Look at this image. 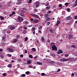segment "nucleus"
<instances>
[{
  "label": "nucleus",
  "mask_w": 77,
  "mask_h": 77,
  "mask_svg": "<svg viewBox=\"0 0 77 77\" xmlns=\"http://www.w3.org/2000/svg\"><path fill=\"white\" fill-rule=\"evenodd\" d=\"M74 59V58H70L69 59L63 58L60 59V61H61V62H66V61H69V60H70V61H73Z\"/></svg>",
  "instance_id": "1"
},
{
  "label": "nucleus",
  "mask_w": 77,
  "mask_h": 77,
  "mask_svg": "<svg viewBox=\"0 0 77 77\" xmlns=\"http://www.w3.org/2000/svg\"><path fill=\"white\" fill-rule=\"evenodd\" d=\"M17 20L19 22H21L24 20V19L20 16H18L17 17Z\"/></svg>",
  "instance_id": "2"
},
{
  "label": "nucleus",
  "mask_w": 77,
  "mask_h": 77,
  "mask_svg": "<svg viewBox=\"0 0 77 77\" xmlns=\"http://www.w3.org/2000/svg\"><path fill=\"white\" fill-rule=\"evenodd\" d=\"M7 50L9 53H12L14 51L13 49L9 48H7Z\"/></svg>",
  "instance_id": "3"
},
{
  "label": "nucleus",
  "mask_w": 77,
  "mask_h": 77,
  "mask_svg": "<svg viewBox=\"0 0 77 77\" xmlns=\"http://www.w3.org/2000/svg\"><path fill=\"white\" fill-rule=\"evenodd\" d=\"M18 2H17L16 3V5H20V4H21L22 2V0H17Z\"/></svg>",
  "instance_id": "4"
},
{
  "label": "nucleus",
  "mask_w": 77,
  "mask_h": 77,
  "mask_svg": "<svg viewBox=\"0 0 77 77\" xmlns=\"http://www.w3.org/2000/svg\"><path fill=\"white\" fill-rule=\"evenodd\" d=\"M35 6L36 8H38L39 6V3L38 2V1H37L36 2H35Z\"/></svg>",
  "instance_id": "5"
},
{
  "label": "nucleus",
  "mask_w": 77,
  "mask_h": 77,
  "mask_svg": "<svg viewBox=\"0 0 77 77\" xmlns=\"http://www.w3.org/2000/svg\"><path fill=\"white\" fill-rule=\"evenodd\" d=\"M32 17H35V18H39V16L37 15L32 14Z\"/></svg>",
  "instance_id": "6"
},
{
  "label": "nucleus",
  "mask_w": 77,
  "mask_h": 77,
  "mask_svg": "<svg viewBox=\"0 0 77 77\" xmlns=\"http://www.w3.org/2000/svg\"><path fill=\"white\" fill-rule=\"evenodd\" d=\"M62 53H63V51L60 49L57 52L58 54H60Z\"/></svg>",
  "instance_id": "7"
},
{
  "label": "nucleus",
  "mask_w": 77,
  "mask_h": 77,
  "mask_svg": "<svg viewBox=\"0 0 77 77\" xmlns=\"http://www.w3.org/2000/svg\"><path fill=\"white\" fill-rule=\"evenodd\" d=\"M16 28V27H15V26H11L10 27V29L11 30H12L15 29Z\"/></svg>",
  "instance_id": "8"
},
{
  "label": "nucleus",
  "mask_w": 77,
  "mask_h": 77,
  "mask_svg": "<svg viewBox=\"0 0 77 77\" xmlns=\"http://www.w3.org/2000/svg\"><path fill=\"white\" fill-rule=\"evenodd\" d=\"M38 21H39V20L35 19L34 20V23H38Z\"/></svg>",
  "instance_id": "9"
},
{
  "label": "nucleus",
  "mask_w": 77,
  "mask_h": 77,
  "mask_svg": "<svg viewBox=\"0 0 77 77\" xmlns=\"http://www.w3.org/2000/svg\"><path fill=\"white\" fill-rule=\"evenodd\" d=\"M50 54L51 55V56H53V57H55V56H56V55L53 53L51 52Z\"/></svg>",
  "instance_id": "10"
},
{
  "label": "nucleus",
  "mask_w": 77,
  "mask_h": 77,
  "mask_svg": "<svg viewBox=\"0 0 77 77\" xmlns=\"http://www.w3.org/2000/svg\"><path fill=\"white\" fill-rule=\"evenodd\" d=\"M37 65H42V63L41 62H37Z\"/></svg>",
  "instance_id": "11"
},
{
  "label": "nucleus",
  "mask_w": 77,
  "mask_h": 77,
  "mask_svg": "<svg viewBox=\"0 0 77 77\" xmlns=\"http://www.w3.org/2000/svg\"><path fill=\"white\" fill-rule=\"evenodd\" d=\"M66 19L67 20H71V17H67Z\"/></svg>",
  "instance_id": "12"
},
{
  "label": "nucleus",
  "mask_w": 77,
  "mask_h": 77,
  "mask_svg": "<svg viewBox=\"0 0 77 77\" xmlns=\"http://www.w3.org/2000/svg\"><path fill=\"white\" fill-rule=\"evenodd\" d=\"M52 48L53 50H56V49L57 48L55 45H54V46L52 47Z\"/></svg>",
  "instance_id": "13"
},
{
  "label": "nucleus",
  "mask_w": 77,
  "mask_h": 77,
  "mask_svg": "<svg viewBox=\"0 0 77 77\" xmlns=\"http://www.w3.org/2000/svg\"><path fill=\"white\" fill-rule=\"evenodd\" d=\"M48 14H45L44 16V18H48Z\"/></svg>",
  "instance_id": "14"
},
{
  "label": "nucleus",
  "mask_w": 77,
  "mask_h": 77,
  "mask_svg": "<svg viewBox=\"0 0 77 77\" xmlns=\"http://www.w3.org/2000/svg\"><path fill=\"white\" fill-rule=\"evenodd\" d=\"M31 62H32V60H30V61L28 60L27 61V63H28V64H30L31 63Z\"/></svg>",
  "instance_id": "15"
},
{
  "label": "nucleus",
  "mask_w": 77,
  "mask_h": 77,
  "mask_svg": "<svg viewBox=\"0 0 77 77\" xmlns=\"http://www.w3.org/2000/svg\"><path fill=\"white\" fill-rule=\"evenodd\" d=\"M0 18L1 20H3L5 18L4 17H2V16H0Z\"/></svg>",
  "instance_id": "16"
},
{
  "label": "nucleus",
  "mask_w": 77,
  "mask_h": 77,
  "mask_svg": "<svg viewBox=\"0 0 77 77\" xmlns=\"http://www.w3.org/2000/svg\"><path fill=\"white\" fill-rule=\"evenodd\" d=\"M50 8H51V7H50V6H47L46 8V9H50Z\"/></svg>",
  "instance_id": "17"
},
{
  "label": "nucleus",
  "mask_w": 77,
  "mask_h": 77,
  "mask_svg": "<svg viewBox=\"0 0 77 77\" xmlns=\"http://www.w3.org/2000/svg\"><path fill=\"white\" fill-rule=\"evenodd\" d=\"M32 30H33L34 32H33V34L34 35H35V29L34 28H32Z\"/></svg>",
  "instance_id": "18"
},
{
  "label": "nucleus",
  "mask_w": 77,
  "mask_h": 77,
  "mask_svg": "<svg viewBox=\"0 0 77 77\" xmlns=\"http://www.w3.org/2000/svg\"><path fill=\"white\" fill-rule=\"evenodd\" d=\"M60 23V22H59L58 21H57V22L56 24V26H58V25H59V23Z\"/></svg>",
  "instance_id": "19"
},
{
  "label": "nucleus",
  "mask_w": 77,
  "mask_h": 77,
  "mask_svg": "<svg viewBox=\"0 0 77 77\" xmlns=\"http://www.w3.org/2000/svg\"><path fill=\"white\" fill-rule=\"evenodd\" d=\"M32 50L33 51H36V49L35 48H32Z\"/></svg>",
  "instance_id": "20"
},
{
  "label": "nucleus",
  "mask_w": 77,
  "mask_h": 77,
  "mask_svg": "<svg viewBox=\"0 0 77 77\" xmlns=\"http://www.w3.org/2000/svg\"><path fill=\"white\" fill-rule=\"evenodd\" d=\"M11 67H12L11 64H8V67L9 68H11Z\"/></svg>",
  "instance_id": "21"
},
{
  "label": "nucleus",
  "mask_w": 77,
  "mask_h": 77,
  "mask_svg": "<svg viewBox=\"0 0 77 77\" xmlns=\"http://www.w3.org/2000/svg\"><path fill=\"white\" fill-rule=\"evenodd\" d=\"M29 58H30L31 59H32V58H33V56L31 54L29 55Z\"/></svg>",
  "instance_id": "22"
},
{
  "label": "nucleus",
  "mask_w": 77,
  "mask_h": 77,
  "mask_svg": "<svg viewBox=\"0 0 77 77\" xmlns=\"http://www.w3.org/2000/svg\"><path fill=\"white\" fill-rule=\"evenodd\" d=\"M0 57L1 58H4V56H3V55H2V54H0Z\"/></svg>",
  "instance_id": "23"
},
{
  "label": "nucleus",
  "mask_w": 77,
  "mask_h": 77,
  "mask_svg": "<svg viewBox=\"0 0 77 77\" xmlns=\"http://www.w3.org/2000/svg\"><path fill=\"white\" fill-rule=\"evenodd\" d=\"M17 41V39H14V43H15Z\"/></svg>",
  "instance_id": "24"
},
{
  "label": "nucleus",
  "mask_w": 77,
  "mask_h": 77,
  "mask_svg": "<svg viewBox=\"0 0 77 77\" xmlns=\"http://www.w3.org/2000/svg\"><path fill=\"white\" fill-rule=\"evenodd\" d=\"M41 39H42V41H43V42H44V41H45V39H44V37H42Z\"/></svg>",
  "instance_id": "25"
},
{
  "label": "nucleus",
  "mask_w": 77,
  "mask_h": 77,
  "mask_svg": "<svg viewBox=\"0 0 77 77\" xmlns=\"http://www.w3.org/2000/svg\"><path fill=\"white\" fill-rule=\"evenodd\" d=\"M65 57H68L69 56V54H65L64 56Z\"/></svg>",
  "instance_id": "26"
},
{
  "label": "nucleus",
  "mask_w": 77,
  "mask_h": 77,
  "mask_svg": "<svg viewBox=\"0 0 77 77\" xmlns=\"http://www.w3.org/2000/svg\"><path fill=\"white\" fill-rule=\"evenodd\" d=\"M38 33H40V34H41V33H42V32H41V30H40V29H39L38 30Z\"/></svg>",
  "instance_id": "27"
},
{
  "label": "nucleus",
  "mask_w": 77,
  "mask_h": 77,
  "mask_svg": "<svg viewBox=\"0 0 77 77\" xmlns=\"http://www.w3.org/2000/svg\"><path fill=\"white\" fill-rule=\"evenodd\" d=\"M49 31H50V32H51V33H53V30L51 29L49 30Z\"/></svg>",
  "instance_id": "28"
},
{
  "label": "nucleus",
  "mask_w": 77,
  "mask_h": 77,
  "mask_svg": "<svg viewBox=\"0 0 77 77\" xmlns=\"http://www.w3.org/2000/svg\"><path fill=\"white\" fill-rule=\"evenodd\" d=\"M34 11L35 12H38V10L37 9H35L34 10Z\"/></svg>",
  "instance_id": "29"
},
{
  "label": "nucleus",
  "mask_w": 77,
  "mask_h": 77,
  "mask_svg": "<svg viewBox=\"0 0 77 77\" xmlns=\"http://www.w3.org/2000/svg\"><path fill=\"white\" fill-rule=\"evenodd\" d=\"M7 55L8 57H11V56H12V55H11V54H7Z\"/></svg>",
  "instance_id": "30"
},
{
  "label": "nucleus",
  "mask_w": 77,
  "mask_h": 77,
  "mask_svg": "<svg viewBox=\"0 0 77 77\" xmlns=\"http://www.w3.org/2000/svg\"><path fill=\"white\" fill-rule=\"evenodd\" d=\"M50 22H49L46 25H47V26H49V25H50Z\"/></svg>",
  "instance_id": "31"
},
{
  "label": "nucleus",
  "mask_w": 77,
  "mask_h": 77,
  "mask_svg": "<svg viewBox=\"0 0 77 77\" xmlns=\"http://www.w3.org/2000/svg\"><path fill=\"white\" fill-rule=\"evenodd\" d=\"M42 28V26H40L39 27H38V29L39 30H40V29H41Z\"/></svg>",
  "instance_id": "32"
},
{
  "label": "nucleus",
  "mask_w": 77,
  "mask_h": 77,
  "mask_svg": "<svg viewBox=\"0 0 77 77\" xmlns=\"http://www.w3.org/2000/svg\"><path fill=\"white\" fill-rule=\"evenodd\" d=\"M29 73H30V72H29V71H27V72H26L25 74H26L27 75V74H29Z\"/></svg>",
  "instance_id": "33"
},
{
  "label": "nucleus",
  "mask_w": 77,
  "mask_h": 77,
  "mask_svg": "<svg viewBox=\"0 0 77 77\" xmlns=\"http://www.w3.org/2000/svg\"><path fill=\"white\" fill-rule=\"evenodd\" d=\"M20 16H21V17H23L24 16V14L22 13H21L20 14Z\"/></svg>",
  "instance_id": "34"
},
{
  "label": "nucleus",
  "mask_w": 77,
  "mask_h": 77,
  "mask_svg": "<svg viewBox=\"0 0 77 77\" xmlns=\"http://www.w3.org/2000/svg\"><path fill=\"white\" fill-rule=\"evenodd\" d=\"M26 76V75L25 74H23L21 75V77H25Z\"/></svg>",
  "instance_id": "35"
},
{
  "label": "nucleus",
  "mask_w": 77,
  "mask_h": 77,
  "mask_svg": "<svg viewBox=\"0 0 77 77\" xmlns=\"http://www.w3.org/2000/svg\"><path fill=\"white\" fill-rule=\"evenodd\" d=\"M12 15H15V12L14 11L12 12Z\"/></svg>",
  "instance_id": "36"
},
{
  "label": "nucleus",
  "mask_w": 77,
  "mask_h": 77,
  "mask_svg": "<svg viewBox=\"0 0 77 77\" xmlns=\"http://www.w3.org/2000/svg\"><path fill=\"white\" fill-rule=\"evenodd\" d=\"M28 38L27 37H26L25 39V41L26 42L27 41Z\"/></svg>",
  "instance_id": "37"
},
{
  "label": "nucleus",
  "mask_w": 77,
  "mask_h": 77,
  "mask_svg": "<svg viewBox=\"0 0 77 77\" xmlns=\"http://www.w3.org/2000/svg\"><path fill=\"white\" fill-rule=\"evenodd\" d=\"M75 3H76L75 4V6H77V0H76L75 1Z\"/></svg>",
  "instance_id": "38"
},
{
  "label": "nucleus",
  "mask_w": 77,
  "mask_h": 77,
  "mask_svg": "<svg viewBox=\"0 0 77 77\" xmlns=\"http://www.w3.org/2000/svg\"><path fill=\"white\" fill-rule=\"evenodd\" d=\"M20 37V36L19 35H17L16 36V38H19Z\"/></svg>",
  "instance_id": "39"
},
{
  "label": "nucleus",
  "mask_w": 77,
  "mask_h": 77,
  "mask_svg": "<svg viewBox=\"0 0 77 77\" xmlns=\"http://www.w3.org/2000/svg\"><path fill=\"white\" fill-rule=\"evenodd\" d=\"M72 47H74V48H77V47L74 46V45H72Z\"/></svg>",
  "instance_id": "40"
},
{
  "label": "nucleus",
  "mask_w": 77,
  "mask_h": 77,
  "mask_svg": "<svg viewBox=\"0 0 77 77\" xmlns=\"http://www.w3.org/2000/svg\"><path fill=\"white\" fill-rule=\"evenodd\" d=\"M72 35H69V38H72Z\"/></svg>",
  "instance_id": "41"
},
{
  "label": "nucleus",
  "mask_w": 77,
  "mask_h": 77,
  "mask_svg": "<svg viewBox=\"0 0 77 77\" xmlns=\"http://www.w3.org/2000/svg\"><path fill=\"white\" fill-rule=\"evenodd\" d=\"M17 60L19 61V62H21V60L20 59H17Z\"/></svg>",
  "instance_id": "42"
},
{
  "label": "nucleus",
  "mask_w": 77,
  "mask_h": 77,
  "mask_svg": "<svg viewBox=\"0 0 77 77\" xmlns=\"http://www.w3.org/2000/svg\"><path fill=\"white\" fill-rule=\"evenodd\" d=\"M23 33H24V34H26V30H24Z\"/></svg>",
  "instance_id": "43"
},
{
  "label": "nucleus",
  "mask_w": 77,
  "mask_h": 77,
  "mask_svg": "<svg viewBox=\"0 0 77 77\" xmlns=\"http://www.w3.org/2000/svg\"><path fill=\"white\" fill-rule=\"evenodd\" d=\"M66 47L68 48H70V46L68 45L66 46Z\"/></svg>",
  "instance_id": "44"
},
{
  "label": "nucleus",
  "mask_w": 77,
  "mask_h": 77,
  "mask_svg": "<svg viewBox=\"0 0 77 77\" xmlns=\"http://www.w3.org/2000/svg\"><path fill=\"white\" fill-rule=\"evenodd\" d=\"M42 75H45V74L44 73H41Z\"/></svg>",
  "instance_id": "45"
},
{
  "label": "nucleus",
  "mask_w": 77,
  "mask_h": 77,
  "mask_svg": "<svg viewBox=\"0 0 77 77\" xmlns=\"http://www.w3.org/2000/svg\"><path fill=\"white\" fill-rule=\"evenodd\" d=\"M65 5H66V6H68V3H66L65 4Z\"/></svg>",
  "instance_id": "46"
},
{
  "label": "nucleus",
  "mask_w": 77,
  "mask_h": 77,
  "mask_svg": "<svg viewBox=\"0 0 77 77\" xmlns=\"http://www.w3.org/2000/svg\"><path fill=\"white\" fill-rule=\"evenodd\" d=\"M2 75L3 76H6V73H3Z\"/></svg>",
  "instance_id": "47"
},
{
  "label": "nucleus",
  "mask_w": 77,
  "mask_h": 77,
  "mask_svg": "<svg viewBox=\"0 0 77 77\" xmlns=\"http://www.w3.org/2000/svg\"><path fill=\"white\" fill-rule=\"evenodd\" d=\"M60 71V69H59L57 70V72H59Z\"/></svg>",
  "instance_id": "48"
},
{
  "label": "nucleus",
  "mask_w": 77,
  "mask_h": 77,
  "mask_svg": "<svg viewBox=\"0 0 77 77\" xmlns=\"http://www.w3.org/2000/svg\"><path fill=\"white\" fill-rule=\"evenodd\" d=\"M32 0H30L29 2H28V3H30L31 2H32Z\"/></svg>",
  "instance_id": "49"
},
{
  "label": "nucleus",
  "mask_w": 77,
  "mask_h": 77,
  "mask_svg": "<svg viewBox=\"0 0 77 77\" xmlns=\"http://www.w3.org/2000/svg\"><path fill=\"white\" fill-rule=\"evenodd\" d=\"M51 11H48L47 12V14H50V13H51Z\"/></svg>",
  "instance_id": "50"
},
{
  "label": "nucleus",
  "mask_w": 77,
  "mask_h": 77,
  "mask_svg": "<svg viewBox=\"0 0 77 77\" xmlns=\"http://www.w3.org/2000/svg\"><path fill=\"white\" fill-rule=\"evenodd\" d=\"M62 5L61 4H60L59 5V7L60 8L61 7H62Z\"/></svg>",
  "instance_id": "51"
},
{
  "label": "nucleus",
  "mask_w": 77,
  "mask_h": 77,
  "mask_svg": "<svg viewBox=\"0 0 77 77\" xmlns=\"http://www.w3.org/2000/svg\"><path fill=\"white\" fill-rule=\"evenodd\" d=\"M75 20H77V16H75Z\"/></svg>",
  "instance_id": "52"
},
{
  "label": "nucleus",
  "mask_w": 77,
  "mask_h": 77,
  "mask_svg": "<svg viewBox=\"0 0 77 77\" xmlns=\"http://www.w3.org/2000/svg\"><path fill=\"white\" fill-rule=\"evenodd\" d=\"M7 33L9 34L11 33V32H10V31H7Z\"/></svg>",
  "instance_id": "53"
},
{
  "label": "nucleus",
  "mask_w": 77,
  "mask_h": 77,
  "mask_svg": "<svg viewBox=\"0 0 77 77\" xmlns=\"http://www.w3.org/2000/svg\"><path fill=\"white\" fill-rule=\"evenodd\" d=\"M37 57H38V56H36L35 57H34V59H37Z\"/></svg>",
  "instance_id": "54"
},
{
  "label": "nucleus",
  "mask_w": 77,
  "mask_h": 77,
  "mask_svg": "<svg viewBox=\"0 0 77 77\" xmlns=\"http://www.w3.org/2000/svg\"><path fill=\"white\" fill-rule=\"evenodd\" d=\"M67 10L68 12H69V11H70V9L69 8H68Z\"/></svg>",
  "instance_id": "55"
},
{
  "label": "nucleus",
  "mask_w": 77,
  "mask_h": 77,
  "mask_svg": "<svg viewBox=\"0 0 77 77\" xmlns=\"http://www.w3.org/2000/svg\"><path fill=\"white\" fill-rule=\"evenodd\" d=\"M25 53H27V51L25 50Z\"/></svg>",
  "instance_id": "56"
},
{
  "label": "nucleus",
  "mask_w": 77,
  "mask_h": 77,
  "mask_svg": "<svg viewBox=\"0 0 77 77\" xmlns=\"http://www.w3.org/2000/svg\"><path fill=\"white\" fill-rule=\"evenodd\" d=\"M23 57V55H20V57Z\"/></svg>",
  "instance_id": "57"
},
{
  "label": "nucleus",
  "mask_w": 77,
  "mask_h": 77,
  "mask_svg": "<svg viewBox=\"0 0 77 77\" xmlns=\"http://www.w3.org/2000/svg\"><path fill=\"white\" fill-rule=\"evenodd\" d=\"M50 19V17H48L47 19V20H49Z\"/></svg>",
  "instance_id": "58"
},
{
  "label": "nucleus",
  "mask_w": 77,
  "mask_h": 77,
  "mask_svg": "<svg viewBox=\"0 0 77 77\" xmlns=\"http://www.w3.org/2000/svg\"><path fill=\"white\" fill-rule=\"evenodd\" d=\"M23 29H27V27H24Z\"/></svg>",
  "instance_id": "59"
},
{
  "label": "nucleus",
  "mask_w": 77,
  "mask_h": 77,
  "mask_svg": "<svg viewBox=\"0 0 77 77\" xmlns=\"http://www.w3.org/2000/svg\"><path fill=\"white\" fill-rule=\"evenodd\" d=\"M5 37H3L2 38V39H5Z\"/></svg>",
  "instance_id": "60"
},
{
  "label": "nucleus",
  "mask_w": 77,
  "mask_h": 77,
  "mask_svg": "<svg viewBox=\"0 0 77 77\" xmlns=\"http://www.w3.org/2000/svg\"><path fill=\"white\" fill-rule=\"evenodd\" d=\"M13 14H11L9 15V16H10V17H12V16H13Z\"/></svg>",
  "instance_id": "61"
},
{
  "label": "nucleus",
  "mask_w": 77,
  "mask_h": 77,
  "mask_svg": "<svg viewBox=\"0 0 77 77\" xmlns=\"http://www.w3.org/2000/svg\"><path fill=\"white\" fill-rule=\"evenodd\" d=\"M48 5H49V4H47L45 5V6H48Z\"/></svg>",
  "instance_id": "62"
},
{
  "label": "nucleus",
  "mask_w": 77,
  "mask_h": 77,
  "mask_svg": "<svg viewBox=\"0 0 77 77\" xmlns=\"http://www.w3.org/2000/svg\"><path fill=\"white\" fill-rule=\"evenodd\" d=\"M74 74L73 73H72L71 75V76H74Z\"/></svg>",
  "instance_id": "63"
},
{
  "label": "nucleus",
  "mask_w": 77,
  "mask_h": 77,
  "mask_svg": "<svg viewBox=\"0 0 77 77\" xmlns=\"http://www.w3.org/2000/svg\"><path fill=\"white\" fill-rule=\"evenodd\" d=\"M11 62H15V61H14V60H12L11 61Z\"/></svg>",
  "instance_id": "64"
}]
</instances>
